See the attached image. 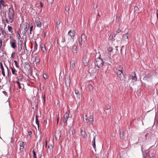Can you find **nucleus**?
<instances>
[{"mask_svg": "<svg viewBox=\"0 0 158 158\" xmlns=\"http://www.w3.org/2000/svg\"><path fill=\"white\" fill-rule=\"evenodd\" d=\"M14 14L15 12L14 9L13 8L12 6H11V7L9 9L8 12V17L10 23H11L13 21Z\"/></svg>", "mask_w": 158, "mask_h": 158, "instance_id": "obj_1", "label": "nucleus"}, {"mask_svg": "<svg viewBox=\"0 0 158 158\" xmlns=\"http://www.w3.org/2000/svg\"><path fill=\"white\" fill-rule=\"evenodd\" d=\"M0 66L2 73L3 76L4 77L5 76V73L9 74V69L5 63H4V66L3 65L1 62L0 63Z\"/></svg>", "mask_w": 158, "mask_h": 158, "instance_id": "obj_2", "label": "nucleus"}, {"mask_svg": "<svg viewBox=\"0 0 158 158\" xmlns=\"http://www.w3.org/2000/svg\"><path fill=\"white\" fill-rule=\"evenodd\" d=\"M117 74L121 81H125L124 79L125 76L123 74V69L121 68V69H118V70L117 71Z\"/></svg>", "mask_w": 158, "mask_h": 158, "instance_id": "obj_3", "label": "nucleus"}, {"mask_svg": "<svg viewBox=\"0 0 158 158\" xmlns=\"http://www.w3.org/2000/svg\"><path fill=\"white\" fill-rule=\"evenodd\" d=\"M86 40V37L85 35L83 34L81 35V38L79 39V42L80 46H81L83 43H85Z\"/></svg>", "mask_w": 158, "mask_h": 158, "instance_id": "obj_4", "label": "nucleus"}, {"mask_svg": "<svg viewBox=\"0 0 158 158\" xmlns=\"http://www.w3.org/2000/svg\"><path fill=\"white\" fill-rule=\"evenodd\" d=\"M70 112L69 111H67L64 116V118L63 120L64 123L65 124L67 122L68 118L69 117Z\"/></svg>", "mask_w": 158, "mask_h": 158, "instance_id": "obj_5", "label": "nucleus"}, {"mask_svg": "<svg viewBox=\"0 0 158 158\" xmlns=\"http://www.w3.org/2000/svg\"><path fill=\"white\" fill-rule=\"evenodd\" d=\"M16 43V41L14 39L11 40H10V45L11 47L12 48L14 49H15V48L17 47Z\"/></svg>", "mask_w": 158, "mask_h": 158, "instance_id": "obj_6", "label": "nucleus"}, {"mask_svg": "<svg viewBox=\"0 0 158 158\" xmlns=\"http://www.w3.org/2000/svg\"><path fill=\"white\" fill-rule=\"evenodd\" d=\"M65 83L66 86L68 88L70 86V77L69 76L66 77L65 79Z\"/></svg>", "mask_w": 158, "mask_h": 158, "instance_id": "obj_7", "label": "nucleus"}, {"mask_svg": "<svg viewBox=\"0 0 158 158\" xmlns=\"http://www.w3.org/2000/svg\"><path fill=\"white\" fill-rule=\"evenodd\" d=\"M61 135V132L60 131H56L55 137L56 140L57 141L59 140L60 139Z\"/></svg>", "mask_w": 158, "mask_h": 158, "instance_id": "obj_8", "label": "nucleus"}, {"mask_svg": "<svg viewBox=\"0 0 158 158\" xmlns=\"http://www.w3.org/2000/svg\"><path fill=\"white\" fill-rule=\"evenodd\" d=\"M76 32L74 30H71L69 31L68 35L70 36L72 39H73L75 35Z\"/></svg>", "mask_w": 158, "mask_h": 158, "instance_id": "obj_9", "label": "nucleus"}, {"mask_svg": "<svg viewBox=\"0 0 158 158\" xmlns=\"http://www.w3.org/2000/svg\"><path fill=\"white\" fill-rule=\"evenodd\" d=\"M35 22L37 27L39 28L41 27L42 24L40 21V19L39 18L37 17L36 18Z\"/></svg>", "mask_w": 158, "mask_h": 158, "instance_id": "obj_10", "label": "nucleus"}, {"mask_svg": "<svg viewBox=\"0 0 158 158\" xmlns=\"http://www.w3.org/2000/svg\"><path fill=\"white\" fill-rule=\"evenodd\" d=\"M83 61L85 66H87L88 65L89 62V59L88 58H87L86 56H85L83 58Z\"/></svg>", "mask_w": 158, "mask_h": 158, "instance_id": "obj_11", "label": "nucleus"}, {"mask_svg": "<svg viewBox=\"0 0 158 158\" xmlns=\"http://www.w3.org/2000/svg\"><path fill=\"white\" fill-rule=\"evenodd\" d=\"M40 48L41 51L44 53H46L47 52V48L46 45L44 44H41L40 45Z\"/></svg>", "mask_w": 158, "mask_h": 158, "instance_id": "obj_12", "label": "nucleus"}, {"mask_svg": "<svg viewBox=\"0 0 158 158\" xmlns=\"http://www.w3.org/2000/svg\"><path fill=\"white\" fill-rule=\"evenodd\" d=\"M70 69L72 70L73 69L75 66V62L74 60H71L70 61Z\"/></svg>", "mask_w": 158, "mask_h": 158, "instance_id": "obj_13", "label": "nucleus"}, {"mask_svg": "<svg viewBox=\"0 0 158 158\" xmlns=\"http://www.w3.org/2000/svg\"><path fill=\"white\" fill-rule=\"evenodd\" d=\"M16 78L17 80V81H19V82H20V81H23V77L22 74H20L19 76L17 77Z\"/></svg>", "mask_w": 158, "mask_h": 158, "instance_id": "obj_14", "label": "nucleus"}, {"mask_svg": "<svg viewBox=\"0 0 158 158\" xmlns=\"http://www.w3.org/2000/svg\"><path fill=\"white\" fill-rule=\"evenodd\" d=\"M26 27L24 28V31L23 32V34H25L27 32V31H28L29 29V24L27 23H25Z\"/></svg>", "mask_w": 158, "mask_h": 158, "instance_id": "obj_15", "label": "nucleus"}, {"mask_svg": "<svg viewBox=\"0 0 158 158\" xmlns=\"http://www.w3.org/2000/svg\"><path fill=\"white\" fill-rule=\"evenodd\" d=\"M25 145V143L23 142H22L20 143V150L21 151H23L24 150V146Z\"/></svg>", "mask_w": 158, "mask_h": 158, "instance_id": "obj_16", "label": "nucleus"}, {"mask_svg": "<svg viewBox=\"0 0 158 158\" xmlns=\"http://www.w3.org/2000/svg\"><path fill=\"white\" fill-rule=\"evenodd\" d=\"M132 78V80H134L135 81H136L137 80V78L136 77V73H134L133 74V75H132V76L130 75L129 77V78H130V79L131 78Z\"/></svg>", "mask_w": 158, "mask_h": 158, "instance_id": "obj_17", "label": "nucleus"}, {"mask_svg": "<svg viewBox=\"0 0 158 158\" xmlns=\"http://www.w3.org/2000/svg\"><path fill=\"white\" fill-rule=\"evenodd\" d=\"M11 70V72L13 74L17 75V71L15 69L14 67H10Z\"/></svg>", "mask_w": 158, "mask_h": 158, "instance_id": "obj_18", "label": "nucleus"}, {"mask_svg": "<svg viewBox=\"0 0 158 158\" xmlns=\"http://www.w3.org/2000/svg\"><path fill=\"white\" fill-rule=\"evenodd\" d=\"M77 47L75 45H74L73 47V54H76L77 53Z\"/></svg>", "mask_w": 158, "mask_h": 158, "instance_id": "obj_19", "label": "nucleus"}, {"mask_svg": "<svg viewBox=\"0 0 158 158\" xmlns=\"http://www.w3.org/2000/svg\"><path fill=\"white\" fill-rule=\"evenodd\" d=\"M93 87L91 84H89L87 87V89H88L90 91H93Z\"/></svg>", "mask_w": 158, "mask_h": 158, "instance_id": "obj_20", "label": "nucleus"}, {"mask_svg": "<svg viewBox=\"0 0 158 158\" xmlns=\"http://www.w3.org/2000/svg\"><path fill=\"white\" fill-rule=\"evenodd\" d=\"M120 137L121 139H124L125 138V136L124 135V132L123 131L122 132L121 131L120 132Z\"/></svg>", "mask_w": 158, "mask_h": 158, "instance_id": "obj_21", "label": "nucleus"}, {"mask_svg": "<svg viewBox=\"0 0 158 158\" xmlns=\"http://www.w3.org/2000/svg\"><path fill=\"white\" fill-rule=\"evenodd\" d=\"M81 136L84 138H85V137L86 136V133L85 131V130L83 131L82 130H81Z\"/></svg>", "mask_w": 158, "mask_h": 158, "instance_id": "obj_22", "label": "nucleus"}, {"mask_svg": "<svg viewBox=\"0 0 158 158\" xmlns=\"http://www.w3.org/2000/svg\"><path fill=\"white\" fill-rule=\"evenodd\" d=\"M83 119L85 122H87L88 120L87 115L85 113H84L83 114Z\"/></svg>", "mask_w": 158, "mask_h": 158, "instance_id": "obj_23", "label": "nucleus"}, {"mask_svg": "<svg viewBox=\"0 0 158 158\" xmlns=\"http://www.w3.org/2000/svg\"><path fill=\"white\" fill-rule=\"evenodd\" d=\"M7 27L8 31L11 33V34H13V31L12 27L9 25H8Z\"/></svg>", "mask_w": 158, "mask_h": 158, "instance_id": "obj_24", "label": "nucleus"}, {"mask_svg": "<svg viewBox=\"0 0 158 158\" xmlns=\"http://www.w3.org/2000/svg\"><path fill=\"white\" fill-rule=\"evenodd\" d=\"M44 45H46V47L47 49L50 50L51 48V44L50 43H47Z\"/></svg>", "mask_w": 158, "mask_h": 158, "instance_id": "obj_25", "label": "nucleus"}, {"mask_svg": "<svg viewBox=\"0 0 158 158\" xmlns=\"http://www.w3.org/2000/svg\"><path fill=\"white\" fill-rule=\"evenodd\" d=\"M16 83L18 85V87L19 88V89H21L22 88V86H21V83H20V82H19V81H16ZM22 85L24 87V85L23 84H22Z\"/></svg>", "mask_w": 158, "mask_h": 158, "instance_id": "obj_26", "label": "nucleus"}, {"mask_svg": "<svg viewBox=\"0 0 158 158\" xmlns=\"http://www.w3.org/2000/svg\"><path fill=\"white\" fill-rule=\"evenodd\" d=\"M123 40H126V39H128V34H124L123 35Z\"/></svg>", "mask_w": 158, "mask_h": 158, "instance_id": "obj_27", "label": "nucleus"}, {"mask_svg": "<svg viewBox=\"0 0 158 158\" xmlns=\"http://www.w3.org/2000/svg\"><path fill=\"white\" fill-rule=\"evenodd\" d=\"M75 93L77 95V97H78L79 98H80V95L79 93V92L77 90L75 89Z\"/></svg>", "mask_w": 158, "mask_h": 158, "instance_id": "obj_28", "label": "nucleus"}, {"mask_svg": "<svg viewBox=\"0 0 158 158\" xmlns=\"http://www.w3.org/2000/svg\"><path fill=\"white\" fill-rule=\"evenodd\" d=\"M88 121H89L90 124L92 123V122L93 121V118L92 117L90 116L89 118Z\"/></svg>", "mask_w": 158, "mask_h": 158, "instance_id": "obj_29", "label": "nucleus"}, {"mask_svg": "<svg viewBox=\"0 0 158 158\" xmlns=\"http://www.w3.org/2000/svg\"><path fill=\"white\" fill-rule=\"evenodd\" d=\"M38 47V44L37 43L36 41H35L34 42V51L36 50Z\"/></svg>", "mask_w": 158, "mask_h": 158, "instance_id": "obj_30", "label": "nucleus"}, {"mask_svg": "<svg viewBox=\"0 0 158 158\" xmlns=\"http://www.w3.org/2000/svg\"><path fill=\"white\" fill-rule=\"evenodd\" d=\"M95 137H94V139L93 140V147L95 148Z\"/></svg>", "mask_w": 158, "mask_h": 158, "instance_id": "obj_31", "label": "nucleus"}, {"mask_svg": "<svg viewBox=\"0 0 158 158\" xmlns=\"http://www.w3.org/2000/svg\"><path fill=\"white\" fill-rule=\"evenodd\" d=\"M98 58H97V60H96L95 61V67H97L98 68H99L98 66Z\"/></svg>", "mask_w": 158, "mask_h": 158, "instance_id": "obj_32", "label": "nucleus"}, {"mask_svg": "<svg viewBox=\"0 0 158 158\" xmlns=\"http://www.w3.org/2000/svg\"><path fill=\"white\" fill-rule=\"evenodd\" d=\"M35 122L37 125L38 127L39 128V121L37 116H36L35 117Z\"/></svg>", "mask_w": 158, "mask_h": 158, "instance_id": "obj_33", "label": "nucleus"}, {"mask_svg": "<svg viewBox=\"0 0 158 158\" xmlns=\"http://www.w3.org/2000/svg\"><path fill=\"white\" fill-rule=\"evenodd\" d=\"M18 46H19L20 45H21L22 44H23V41L22 40V38L20 39H18Z\"/></svg>", "mask_w": 158, "mask_h": 158, "instance_id": "obj_34", "label": "nucleus"}, {"mask_svg": "<svg viewBox=\"0 0 158 158\" xmlns=\"http://www.w3.org/2000/svg\"><path fill=\"white\" fill-rule=\"evenodd\" d=\"M155 120V121L157 122V124L158 125V110H157V113L156 114Z\"/></svg>", "mask_w": 158, "mask_h": 158, "instance_id": "obj_35", "label": "nucleus"}, {"mask_svg": "<svg viewBox=\"0 0 158 158\" xmlns=\"http://www.w3.org/2000/svg\"><path fill=\"white\" fill-rule=\"evenodd\" d=\"M150 158H154L155 156V154L154 153L152 152L150 153L149 154Z\"/></svg>", "mask_w": 158, "mask_h": 158, "instance_id": "obj_36", "label": "nucleus"}, {"mask_svg": "<svg viewBox=\"0 0 158 158\" xmlns=\"http://www.w3.org/2000/svg\"><path fill=\"white\" fill-rule=\"evenodd\" d=\"M141 150H142V152L143 154V158H146L147 155H146V154H144V152H143V148L142 147L141 148Z\"/></svg>", "mask_w": 158, "mask_h": 158, "instance_id": "obj_37", "label": "nucleus"}, {"mask_svg": "<svg viewBox=\"0 0 158 158\" xmlns=\"http://www.w3.org/2000/svg\"><path fill=\"white\" fill-rule=\"evenodd\" d=\"M40 61V60L39 59V58L36 59L35 58V62L36 64H39Z\"/></svg>", "mask_w": 158, "mask_h": 158, "instance_id": "obj_38", "label": "nucleus"}, {"mask_svg": "<svg viewBox=\"0 0 158 158\" xmlns=\"http://www.w3.org/2000/svg\"><path fill=\"white\" fill-rule=\"evenodd\" d=\"M99 59H100L101 61H102V63H101V64H100V65H99V68L101 67V66L100 67V66H101L102 67V66L104 65V62L102 60L101 58L100 57H99Z\"/></svg>", "mask_w": 158, "mask_h": 158, "instance_id": "obj_39", "label": "nucleus"}, {"mask_svg": "<svg viewBox=\"0 0 158 158\" xmlns=\"http://www.w3.org/2000/svg\"><path fill=\"white\" fill-rule=\"evenodd\" d=\"M14 62L15 63L16 67L17 68H19V63H18L16 60H14Z\"/></svg>", "mask_w": 158, "mask_h": 158, "instance_id": "obj_40", "label": "nucleus"}, {"mask_svg": "<svg viewBox=\"0 0 158 158\" xmlns=\"http://www.w3.org/2000/svg\"><path fill=\"white\" fill-rule=\"evenodd\" d=\"M47 1L48 4H52L54 1V0H47Z\"/></svg>", "mask_w": 158, "mask_h": 158, "instance_id": "obj_41", "label": "nucleus"}, {"mask_svg": "<svg viewBox=\"0 0 158 158\" xmlns=\"http://www.w3.org/2000/svg\"><path fill=\"white\" fill-rule=\"evenodd\" d=\"M22 49V47L21 45H20V46H18V52L20 53Z\"/></svg>", "mask_w": 158, "mask_h": 158, "instance_id": "obj_42", "label": "nucleus"}, {"mask_svg": "<svg viewBox=\"0 0 158 158\" xmlns=\"http://www.w3.org/2000/svg\"><path fill=\"white\" fill-rule=\"evenodd\" d=\"M4 2H3L1 0V1H0V9L1 8V6H4Z\"/></svg>", "mask_w": 158, "mask_h": 158, "instance_id": "obj_43", "label": "nucleus"}, {"mask_svg": "<svg viewBox=\"0 0 158 158\" xmlns=\"http://www.w3.org/2000/svg\"><path fill=\"white\" fill-rule=\"evenodd\" d=\"M34 158H37L36 153L34 150L32 151Z\"/></svg>", "mask_w": 158, "mask_h": 158, "instance_id": "obj_44", "label": "nucleus"}, {"mask_svg": "<svg viewBox=\"0 0 158 158\" xmlns=\"http://www.w3.org/2000/svg\"><path fill=\"white\" fill-rule=\"evenodd\" d=\"M48 148L50 150H52L53 149V146L51 144H50L48 145Z\"/></svg>", "mask_w": 158, "mask_h": 158, "instance_id": "obj_45", "label": "nucleus"}, {"mask_svg": "<svg viewBox=\"0 0 158 158\" xmlns=\"http://www.w3.org/2000/svg\"><path fill=\"white\" fill-rule=\"evenodd\" d=\"M113 34L112 33L110 34L109 36V38L110 40H112L113 38Z\"/></svg>", "mask_w": 158, "mask_h": 158, "instance_id": "obj_46", "label": "nucleus"}, {"mask_svg": "<svg viewBox=\"0 0 158 158\" xmlns=\"http://www.w3.org/2000/svg\"><path fill=\"white\" fill-rule=\"evenodd\" d=\"M69 10V6H66L65 7V11L67 13Z\"/></svg>", "mask_w": 158, "mask_h": 158, "instance_id": "obj_47", "label": "nucleus"}, {"mask_svg": "<svg viewBox=\"0 0 158 158\" xmlns=\"http://www.w3.org/2000/svg\"><path fill=\"white\" fill-rule=\"evenodd\" d=\"M112 50H113V48L112 47H109V48L108 49V52H112Z\"/></svg>", "mask_w": 158, "mask_h": 158, "instance_id": "obj_48", "label": "nucleus"}, {"mask_svg": "<svg viewBox=\"0 0 158 158\" xmlns=\"http://www.w3.org/2000/svg\"><path fill=\"white\" fill-rule=\"evenodd\" d=\"M17 37L18 38V39H21L20 35L19 33H18L17 34Z\"/></svg>", "mask_w": 158, "mask_h": 158, "instance_id": "obj_49", "label": "nucleus"}, {"mask_svg": "<svg viewBox=\"0 0 158 158\" xmlns=\"http://www.w3.org/2000/svg\"><path fill=\"white\" fill-rule=\"evenodd\" d=\"M23 49H24V52L25 51V50L26 51H27V47L26 46V41H25V42L24 43V46L23 47Z\"/></svg>", "mask_w": 158, "mask_h": 158, "instance_id": "obj_50", "label": "nucleus"}, {"mask_svg": "<svg viewBox=\"0 0 158 158\" xmlns=\"http://www.w3.org/2000/svg\"><path fill=\"white\" fill-rule=\"evenodd\" d=\"M134 10H135V11H139V8L136 6H135V7H134Z\"/></svg>", "mask_w": 158, "mask_h": 158, "instance_id": "obj_51", "label": "nucleus"}, {"mask_svg": "<svg viewBox=\"0 0 158 158\" xmlns=\"http://www.w3.org/2000/svg\"><path fill=\"white\" fill-rule=\"evenodd\" d=\"M43 77L45 79H46L48 78V76L46 74H44L43 75Z\"/></svg>", "mask_w": 158, "mask_h": 158, "instance_id": "obj_52", "label": "nucleus"}, {"mask_svg": "<svg viewBox=\"0 0 158 158\" xmlns=\"http://www.w3.org/2000/svg\"><path fill=\"white\" fill-rule=\"evenodd\" d=\"M93 7L94 9H97L98 7V5L94 4L93 5Z\"/></svg>", "mask_w": 158, "mask_h": 158, "instance_id": "obj_53", "label": "nucleus"}, {"mask_svg": "<svg viewBox=\"0 0 158 158\" xmlns=\"http://www.w3.org/2000/svg\"><path fill=\"white\" fill-rule=\"evenodd\" d=\"M2 39L1 38H0V48L1 47L2 44Z\"/></svg>", "mask_w": 158, "mask_h": 158, "instance_id": "obj_54", "label": "nucleus"}, {"mask_svg": "<svg viewBox=\"0 0 158 158\" xmlns=\"http://www.w3.org/2000/svg\"><path fill=\"white\" fill-rule=\"evenodd\" d=\"M110 108V106L108 105L106 107V109L107 110H108Z\"/></svg>", "mask_w": 158, "mask_h": 158, "instance_id": "obj_55", "label": "nucleus"}, {"mask_svg": "<svg viewBox=\"0 0 158 158\" xmlns=\"http://www.w3.org/2000/svg\"><path fill=\"white\" fill-rule=\"evenodd\" d=\"M15 52H13L12 54H11V58H14L15 56Z\"/></svg>", "mask_w": 158, "mask_h": 158, "instance_id": "obj_56", "label": "nucleus"}, {"mask_svg": "<svg viewBox=\"0 0 158 158\" xmlns=\"http://www.w3.org/2000/svg\"><path fill=\"white\" fill-rule=\"evenodd\" d=\"M56 119H57V124H58V122H59V114H58V116H56Z\"/></svg>", "mask_w": 158, "mask_h": 158, "instance_id": "obj_57", "label": "nucleus"}, {"mask_svg": "<svg viewBox=\"0 0 158 158\" xmlns=\"http://www.w3.org/2000/svg\"><path fill=\"white\" fill-rule=\"evenodd\" d=\"M33 28V26H31L30 28V34H31V32L32 31V30Z\"/></svg>", "mask_w": 158, "mask_h": 158, "instance_id": "obj_58", "label": "nucleus"}, {"mask_svg": "<svg viewBox=\"0 0 158 158\" xmlns=\"http://www.w3.org/2000/svg\"><path fill=\"white\" fill-rule=\"evenodd\" d=\"M40 7L41 8H43V5L41 1H40Z\"/></svg>", "mask_w": 158, "mask_h": 158, "instance_id": "obj_59", "label": "nucleus"}, {"mask_svg": "<svg viewBox=\"0 0 158 158\" xmlns=\"http://www.w3.org/2000/svg\"><path fill=\"white\" fill-rule=\"evenodd\" d=\"M5 22L6 23H10L9 20L8 19V20L6 18L5 20Z\"/></svg>", "mask_w": 158, "mask_h": 158, "instance_id": "obj_60", "label": "nucleus"}, {"mask_svg": "<svg viewBox=\"0 0 158 158\" xmlns=\"http://www.w3.org/2000/svg\"><path fill=\"white\" fill-rule=\"evenodd\" d=\"M121 32V30L119 29H118L117 31H116V32L117 33H119Z\"/></svg>", "mask_w": 158, "mask_h": 158, "instance_id": "obj_61", "label": "nucleus"}, {"mask_svg": "<svg viewBox=\"0 0 158 158\" xmlns=\"http://www.w3.org/2000/svg\"><path fill=\"white\" fill-rule=\"evenodd\" d=\"M118 69H121V68L122 69H122V66H121V65H120L119 66V67H118V68H116L117 70V69H118Z\"/></svg>", "mask_w": 158, "mask_h": 158, "instance_id": "obj_62", "label": "nucleus"}, {"mask_svg": "<svg viewBox=\"0 0 158 158\" xmlns=\"http://www.w3.org/2000/svg\"><path fill=\"white\" fill-rule=\"evenodd\" d=\"M43 99L44 101V103L45 102V95L44 94V95L43 97Z\"/></svg>", "mask_w": 158, "mask_h": 158, "instance_id": "obj_63", "label": "nucleus"}, {"mask_svg": "<svg viewBox=\"0 0 158 158\" xmlns=\"http://www.w3.org/2000/svg\"><path fill=\"white\" fill-rule=\"evenodd\" d=\"M72 134H75V130H73L72 131Z\"/></svg>", "mask_w": 158, "mask_h": 158, "instance_id": "obj_64", "label": "nucleus"}]
</instances>
